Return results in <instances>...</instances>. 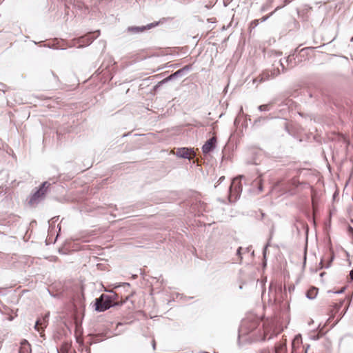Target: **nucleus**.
<instances>
[{
	"instance_id": "nucleus-6",
	"label": "nucleus",
	"mask_w": 353,
	"mask_h": 353,
	"mask_svg": "<svg viewBox=\"0 0 353 353\" xmlns=\"http://www.w3.org/2000/svg\"><path fill=\"white\" fill-rule=\"evenodd\" d=\"M192 69V65H186L182 68L176 70L175 72L171 74L168 77L165 78L161 83H164L172 81L178 77H182L186 74Z\"/></svg>"
},
{
	"instance_id": "nucleus-23",
	"label": "nucleus",
	"mask_w": 353,
	"mask_h": 353,
	"mask_svg": "<svg viewBox=\"0 0 353 353\" xmlns=\"http://www.w3.org/2000/svg\"><path fill=\"white\" fill-rule=\"evenodd\" d=\"M270 245L269 243H268L263 249V267H265L267 265V259H266V255H267V250L268 246Z\"/></svg>"
},
{
	"instance_id": "nucleus-49",
	"label": "nucleus",
	"mask_w": 353,
	"mask_h": 353,
	"mask_svg": "<svg viewBox=\"0 0 353 353\" xmlns=\"http://www.w3.org/2000/svg\"><path fill=\"white\" fill-rule=\"evenodd\" d=\"M279 8H280V7L276 8L275 11L277 10L278 9H279Z\"/></svg>"
},
{
	"instance_id": "nucleus-1",
	"label": "nucleus",
	"mask_w": 353,
	"mask_h": 353,
	"mask_svg": "<svg viewBox=\"0 0 353 353\" xmlns=\"http://www.w3.org/2000/svg\"><path fill=\"white\" fill-rule=\"evenodd\" d=\"M261 322L255 316H248L243 319L239 327V341L242 336L253 334L256 341H265L266 340L267 332L264 329L263 325L259 327Z\"/></svg>"
},
{
	"instance_id": "nucleus-32",
	"label": "nucleus",
	"mask_w": 353,
	"mask_h": 353,
	"mask_svg": "<svg viewBox=\"0 0 353 353\" xmlns=\"http://www.w3.org/2000/svg\"><path fill=\"white\" fill-rule=\"evenodd\" d=\"M306 255H307V248H305V252H304V258H303V264L305 265V263H306Z\"/></svg>"
},
{
	"instance_id": "nucleus-24",
	"label": "nucleus",
	"mask_w": 353,
	"mask_h": 353,
	"mask_svg": "<svg viewBox=\"0 0 353 353\" xmlns=\"http://www.w3.org/2000/svg\"><path fill=\"white\" fill-rule=\"evenodd\" d=\"M111 294H108L109 296H110L112 299H111V302H123V301H119L118 299H119V295L114 292H112V291H110V292Z\"/></svg>"
},
{
	"instance_id": "nucleus-4",
	"label": "nucleus",
	"mask_w": 353,
	"mask_h": 353,
	"mask_svg": "<svg viewBox=\"0 0 353 353\" xmlns=\"http://www.w3.org/2000/svg\"><path fill=\"white\" fill-rule=\"evenodd\" d=\"M242 192V183L239 178L233 179L229 187V201L236 202L240 197Z\"/></svg>"
},
{
	"instance_id": "nucleus-40",
	"label": "nucleus",
	"mask_w": 353,
	"mask_h": 353,
	"mask_svg": "<svg viewBox=\"0 0 353 353\" xmlns=\"http://www.w3.org/2000/svg\"><path fill=\"white\" fill-rule=\"evenodd\" d=\"M92 343H94V341H92V337H91V334H90V342H89L90 346L91 345V344Z\"/></svg>"
},
{
	"instance_id": "nucleus-28",
	"label": "nucleus",
	"mask_w": 353,
	"mask_h": 353,
	"mask_svg": "<svg viewBox=\"0 0 353 353\" xmlns=\"http://www.w3.org/2000/svg\"><path fill=\"white\" fill-rule=\"evenodd\" d=\"M257 184V188L259 192H261L263 190V184H262V180L259 179L256 182Z\"/></svg>"
},
{
	"instance_id": "nucleus-31",
	"label": "nucleus",
	"mask_w": 353,
	"mask_h": 353,
	"mask_svg": "<svg viewBox=\"0 0 353 353\" xmlns=\"http://www.w3.org/2000/svg\"><path fill=\"white\" fill-rule=\"evenodd\" d=\"M345 289H346V288L343 287L340 290L334 292V293H336V294H341V293H343L345 290Z\"/></svg>"
},
{
	"instance_id": "nucleus-25",
	"label": "nucleus",
	"mask_w": 353,
	"mask_h": 353,
	"mask_svg": "<svg viewBox=\"0 0 353 353\" xmlns=\"http://www.w3.org/2000/svg\"><path fill=\"white\" fill-rule=\"evenodd\" d=\"M274 107L271 104H263L258 106V110H268L269 109L274 108Z\"/></svg>"
},
{
	"instance_id": "nucleus-54",
	"label": "nucleus",
	"mask_w": 353,
	"mask_h": 353,
	"mask_svg": "<svg viewBox=\"0 0 353 353\" xmlns=\"http://www.w3.org/2000/svg\"><path fill=\"white\" fill-rule=\"evenodd\" d=\"M272 338V336H270L268 339H271Z\"/></svg>"
},
{
	"instance_id": "nucleus-36",
	"label": "nucleus",
	"mask_w": 353,
	"mask_h": 353,
	"mask_svg": "<svg viewBox=\"0 0 353 353\" xmlns=\"http://www.w3.org/2000/svg\"><path fill=\"white\" fill-rule=\"evenodd\" d=\"M293 0H284V6L289 4L291 3Z\"/></svg>"
},
{
	"instance_id": "nucleus-15",
	"label": "nucleus",
	"mask_w": 353,
	"mask_h": 353,
	"mask_svg": "<svg viewBox=\"0 0 353 353\" xmlns=\"http://www.w3.org/2000/svg\"><path fill=\"white\" fill-rule=\"evenodd\" d=\"M59 353H74L70 342H63L58 350Z\"/></svg>"
},
{
	"instance_id": "nucleus-9",
	"label": "nucleus",
	"mask_w": 353,
	"mask_h": 353,
	"mask_svg": "<svg viewBox=\"0 0 353 353\" xmlns=\"http://www.w3.org/2000/svg\"><path fill=\"white\" fill-rule=\"evenodd\" d=\"M248 121L252 123L250 117L245 114L244 112H239L234 121V124L236 126L240 124L243 126H247L248 125Z\"/></svg>"
},
{
	"instance_id": "nucleus-48",
	"label": "nucleus",
	"mask_w": 353,
	"mask_h": 353,
	"mask_svg": "<svg viewBox=\"0 0 353 353\" xmlns=\"http://www.w3.org/2000/svg\"><path fill=\"white\" fill-rule=\"evenodd\" d=\"M277 55H278V56H281V52H278V53H277Z\"/></svg>"
},
{
	"instance_id": "nucleus-47",
	"label": "nucleus",
	"mask_w": 353,
	"mask_h": 353,
	"mask_svg": "<svg viewBox=\"0 0 353 353\" xmlns=\"http://www.w3.org/2000/svg\"><path fill=\"white\" fill-rule=\"evenodd\" d=\"M305 50V48H303V49H301V50H300V52H303Z\"/></svg>"
},
{
	"instance_id": "nucleus-39",
	"label": "nucleus",
	"mask_w": 353,
	"mask_h": 353,
	"mask_svg": "<svg viewBox=\"0 0 353 353\" xmlns=\"http://www.w3.org/2000/svg\"><path fill=\"white\" fill-rule=\"evenodd\" d=\"M77 341L79 343H82V339L79 336H77Z\"/></svg>"
},
{
	"instance_id": "nucleus-13",
	"label": "nucleus",
	"mask_w": 353,
	"mask_h": 353,
	"mask_svg": "<svg viewBox=\"0 0 353 353\" xmlns=\"http://www.w3.org/2000/svg\"><path fill=\"white\" fill-rule=\"evenodd\" d=\"M50 185V184L47 181L43 183L40 188L34 193L32 199L36 201L44 196Z\"/></svg>"
},
{
	"instance_id": "nucleus-37",
	"label": "nucleus",
	"mask_w": 353,
	"mask_h": 353,
	"mask_svg": "<svg viewBox=\"0 0 353 353\" xmlns=\"http://www.w3.org/2000/svg\"><path fill=\"white\" fill-rule=\"evenodd\" d=\"M259 20H254L252 22V24H254L255 26L258 25Z\"/></svg>"
},
{
	"instance_id": "nucleus-26",
	"label": "nucleus",
	"mask_w": 353,
	"mask_h": 353,
	"mask_svg": "<svg viewBox=\"0 0 353 353\" xmlns=\"http://www.w3.org/2000/svg\"><path fill=\"white\" fill-rule=\"evenodd\" d=\"M281 121L282 122L281 124L284 125L285 131L289 134H291V132H290V130L289 125H288V123L284 119H281Z\"/></svg>"
},
{
	"instance_id": "nucleus-16",
	"label": "nucleus",
	"mask_w": 353,
	"mask_h": 353,
	"mask_svg": "<svg viewBox=\"0 0 353 353\" xmlns=\"http://www.w3.org/2000/svg\"><path fill=\"white\" fill-rule=\"evenodd\" d=\"M74 305L76 307H83L85 308V296L83 293L81 296H77L74 299Z\"/></svg>"
},
{
	"instance_id": "nucleus-45",
	"label": "nucleus",
	"mask_w": 353,
	"mask_h": 353,
	"mask_svg": "<svg viewBox=\"0 0 353 353\" xmlns=\"http://www.w3.org/2000/svg\"><path fill=\"white\" fill-rule=\"evenodd\" d=\"M325 274V272H321V273L320 274V276H323Z\"/></svg>"
},
{
	"instance_id": "nucleus-55",
	"label": "nucleus",
	"mask_w": 353,
	"mask_h": 353,
	"mask_svg": "<svg viewBox=\"0 0 353 353\" xmlns=\"http://www.w3.org/2000/svg\"><path fill=\"white\" fill-rule=\"evenodd\" d=\"M89 259H90V261L91 260V256H90V257H89Z\"/></svg>"
},
{
	"instance_id": "nucleus-2",
	"label": "nucleus",
	"mask_w": 353,
	"mask_h": 353,
	"mask_svg": "<svg viewBox=\"0 0 353 353\" xmlns=\"http://www.w3.org/2000/svg\"><path fill=\"white\" fill-rule=\"evenodd\" d=\"M111 297L106 294H102L101 296L95 299L93 304L94 310L98 312H105L110 307L122 305L128 299V296L125 298L123 302H111Z\"/></svg>"
},
{
	"instance_id": "nucleus-8",
	"label": "nucleus",
	"mask_w": 353,
	"mask_h": 353,
	"mask_svg": "<svg viewBox=\"0 0 353 353\" xmlns=\"http://www.w3.org/2000/svg\"><path fill=\"white\" fill-rule=\"evenodd\" d=\"M159 24L158 22L151 23L146 26H130L127 28V31L132 34H139L143 32L145 30H150Z\"/></svg>"
},
{
	"instance_id": "nucleus-12",
	"label": "nucleus",
	"mask_w": 353,
	"mask_h": 353,
	"mask_svg": "<svg viewBox=\"0 0 353 353\" xmlns=\"http://www.w3.org/2000/svg\"><path fill=\"white\" fill-rule=\"evenodd\" d=\"M49 313L46 314L41 319H39L37 321L34 328L37 330L42 336L43 329L47 326L48 323Z\"/></svg>"
},
{
	"instance_id": "nucleus-53",
	"label": "nucleus",
	"mask_w": 353,
	"mask_h": 353,
	"mask_svg": "<svg viewBox=\"0 0 353 353\" xmlns=\"http://www.w3.org/2000/svg\"><path fill=\"white\" fill-rule=\"evenodd\" d=\"M240 110L243 111V108L242 107H241Z\"/></svg>"
},
{
	"instance_id": "nucleus-50",
	"label": "nucleus",
	"mask_w": 353,
	"mask_h": 353,
	"mask_svg": "<svg viewBox=\"0 0 353 353\" xmlns=\"http://www.w3.org/2000/svg\"><path fill=\"white\" fill-rule=\"evenodd\" d=\"M350 41L353 42V37L351 38Z\"/></svg>"
},
{
	"instance_id": "nucleus-22",
	"label": "nucleus",
	"mask_w": 353,
	"mask_h": 353,
	"mask_svg": "<svg viewBox=\"0 0 353 353\" xmlns=\"http://www.w3.org/2000/svg\"><path fill=\"white\" fill-rule=\"evenodd\" d=\"M114 64H115V62L113 61L112 57H108V63H105V62H103L101 64V68L103 70L104 69H108L110 65H114Z\"/></svg>"
},
{
	"instance_id": "nucleus-52",
	"label": "nucleus",
	"mask_w": 353,
	"mask_h": 353,
	"mask_svg": "<svg viewBox=\"0 0 353 353\" xmlns=\"http://www.w3.org/2000/svg\"><path fill=\"white\" fill-rule=\"evenodd\" d=\"M99 286L103 287V285L101 283H99Z\"/></svg>"
},
{
	"instance_id": "nucleus-46",
	"label": "nucleus",
	"mask_w": 353,
	"mask_h": 353,
	"mask_svg": "<svg viewBox=\"0 0 353 353\" xmlns=\"http://www.w3.org/2000/svg\"><path fill=\"white\" fill-rule=\"evenodd\" d=\"M251 254H252V256H254V250H252V251L251 252Z\"/></svg>"
},
{
	"instance_id": "nucleus-3",
	"label": "nucleus",
	"mask_w": 353,
	"mask_h": 353,
	"mask_svg": "<svg viewBox=\"0 0 353 353\" xmlns=\"http://www.w3.org/2000/svg\"><path fill=\"white\" fill-rule=\"evenodd\" d=\"M307 185V183H301L296 178L281 182L280 185L281 190L283 191V193L290 196L296 194L298 192V188L300 186L306 187Z\"/></svg>"
},
{
	"instance_id": "nucleus-51",
	"label": "nucleus",
	"mask_w": 353,
	"mask_h": 353,
	"mask_svg": "<svg viewBox=\"0 0 353 353\" xmlns=\"http://www.w3.org/2000/svg\"><path fill=\"white\" fill-rule=\"evenodd\" d=\"M93 259H94V260L95 261V260H96V259H97V257H96V256H93Z\"/></svg>"
},
{
	"instance_id": "nucleus-7",
	"label": "nucleus",
	"mask_w": 353,
	"mask_h": 353,
	"mask_svg": "<svg viewBox=\"0 0 353 353\" xmlns=\"http://www.w3.org/2000/svg\"><path fill=\"white\" fill-rule=\"evenodd\" d=\"M177 157L190 160L196 156L194 149L190 148H179L175 153Z\"/></svg>"
},
{
	"instance_id": "nucleus-20",
	"label": "nucleus",
	"mask_w": 353,
	"mask_h": 353,
	"mask_svg": "<svg viewBox=\"0 0 353 353\" xmlns=\"http://www.w3.org/2000/svg\"><path fill=\"white\" fill-rule=\"evenodd\" d=\"M270 119L268 117H259L253 121V125L259 127L262 124L265 123Z\"/></svg>"
},
{
	"instance_id": "nucleus-30",
	"label": "nucleus",
	"mask_w": 353,
	"mask_h": 353,
	"mask_svg": "<svg viewBox=\"0 0 353 353\" xmlns=\"http://www.w3.org/2000/svg\"><path fill=\"white\" fill-rule=\"evenodd\" d=\"M279 64L282 67L283 72H285L286 71V69L285 68V66H284L283 62L281 61V60L279 61Z\"/></svg>"
},
{
	"instance_id": "nucleus-41",
	"label": "nucleus",
	"mask_w": 353,
	"mask_h": 353,
	"mask_svg": "<svg viewBox=\"0 0 353 353\" xmlns=\"http://www.w3.org/2000/svg\"><path fill=\"white\" fill-rule=\"evenodd\" d=\"M152 347H153V350H155V348H156V343H155L154 340L152 341Z\"/></svg>"
},
{
	"instance_id": "nucleus-44",
	"label": "nucleus",
	"mask_w": 353,
	"mask_h": 353,
	"mask_svg": "<svg viewBox=\"0 0 353 353\" xmlns=\"http://www.w3.org/2000/svg\"><path fill=\"white\" fill-rule=\"evenodd\" d=\"M260 353H269V352H268L267 351H265V350H262Z\"/></svg>"
},
{
	"instance_id": "nucleus-33",
	"label": "nucleus",
	"mask_w": 353,
	"mask_h": 353,
	"mask_svg": "<svg viewBox=\"0 0 353 353\" xmlns=\"http://www.w3.org/2000/svg\"><path fill=\"white\" fill-rule=\"evenodd\" d=\"M224 180H225V176H221L218 180V183L221 184Z\"/></svg>"
},
{
	"instance_id": "nucleus-18",
	"label": "nucleus",
	"mask_w": 353,
	"mask_h": 353,
	"mask_svg": "<svg viewBox=\"0 0 353 353\" xmlns=\"http://www.w3.org/2000/svg\"><path fill=\"white\" fill-rule=\"evenodd\" d=\"M318 294V288L315 287L310 288L306 292V297L308 299L312 300L316 298Z\"/></svg>"
},
{
	"instance_id": "nucleus-35",
	"label": "nucleus",
	"mask_w": 353,
	"mask_h": 353,
	"mask_svg": "<svg viewBox=\"0 0 353 353\" xmlns=\"http://www.w3.org/2000/svg\"><path fill=\"white\" fill-rule=\"evenodd\" d=\"M119 286H123L124 288H129L130 287V283H123L121 285H119Z\"/></svg>"
},
{
	"instance_id": "nucleus-11",
	"label": "nucleus",
	"mask_w": 353,
	"mask_h": 353,
	"mask_svg": "<svg viewBox=\"0 0 353 353\" xmlns=\"http://www.w3.org/2000/svg\"><path fill=\"white\" fill-rule=\"evenodd\" d=\"M216 145V139L211 137L208 139L202 146V152L203 154H208L214 150Z\"/></svg>"
},
{
	"instance_id": "nucleus-14",
	"label": "nucleus",
	"mask_w": 353,
	"mask_h": 353,
	"mask_svg": "<svg viewBox=\"0 0 353 353\" xmlns=\"http://www.w3.org/2000/svg\"><path fill=\"white\" fill-rule=\"evenodd\" d=\"M280 74L279 68H274L271 71L264 72L261 75V81L268 79L270 78H274Z\"/></svg>"
},
{
	"instance_id": "nucleus-43",
	"label": "nucleus",
	"mask_w": 353,
	"mask_h": 353,
	"mask_svg": "<svg viewBox=\"0 0 353 353\" xmlns=\"http://www.w3.org/2000/svg\"><path fill=\"white\" fill-rule=\"evenodd\" d=\"M123 324L122 323H119L117 324V327H119V326H123Z\"/></svg>"
},
{
	"instance_id": "nucleus-29",
	"label": "nucleus",
	"mask_w": 353,
	"mask_h": 353,
	"mask_svg": "<svg viewBox=\"0 0 353 353\" xmlns=\"http://www.w3.org/2000/svg\"><path fill=\"white\" fill-rule=\"evenodd\" d=\"M273 14V12H271L269 15H265V16H263V17H261L259 21L261 22H265L269 17L270 16H271L272 14Z\"/></svg>"
},
{
	"instance_id": "nucleus-5",
	"label": "nucleus",
	"mask_w": 353,
	"mask_h": 353,
	"mask_svg": "<svg viewBox=\"0 0 353 353\" xmlns=\"http://www.w3.org/2000/svg\"><path fill=\"white\" fill-rule=\"evenodd\" d=\"M351 298L348 296L346 299H341L339 303H335L334 310L335 313H339V321L346 313L350 305Z\"/></svg>"
},
{
	"instance_id": "nucleus-27",
	"label": "nucleus",
	"mask_w": 353,
	"mask_h": 353,
	"mask_svg": "<svg viewBox=\"0 0 353 353\" xmlns=\"http://www.w3.org/2000/svg\"><path fill=\"white\" fill-rule=\"evenodd\" d=\"M243 248L242 247H239L237 250H236V255L239 256V260H240V263L241 262L242 259H243V257H242V250H243Z\"/></svg>"
},
{
	"instance_id": "nucleus-17",
	"label": "nucleus",
	"mask_w": 353,
	"mask_h": 353,
	"mask_svg": "<svg viewBox=\"0 0 353 353\" xmlns=\"http://www.w3.org/2000/svg\"><path fill=\"white\" fill-rule=\"evenodd\" d=\"M19 353H31L30 345L26 340L21 343Z\"/></svg>"
},
{
	"instance_id": "nucleus-56",
	"label": "nucleus",
	"mask_w": 353,
	"mask_h": 353,
	"mask_svg": "<svg viewBox=\"0 0 353 353\" xmlns=\"http://www.w3.org/2000/svg\"><path fill=\"white\" fill-rule=\"evenodd\" d=\"M214 353H216V352H214Z\"/></svg>"
},
{
	"instance_id": "nucleus-34",
	"label": "nucleus",
	"mask_w": 353,
	"mask_h": 353,
	"mask_svg": "<svg viewBox=\"0 0 353 353\" xmlns=\"http://www.w3.org/2000/svg\"><path fill=\"white\" fill-rule=\"evenodd\" d=\"M251 250H252V247L250 246V247H248V248L243 249V250H244V253H245V252H251Z\"/></svg>"
},
{
	"instance_id": "nucleus-21",
	"label": "nucleus",
	"mask_w": 353,
	"mask_h": 353,
	"mask_svg": "<svg viewBox=\"0 0 353 353\" xmlns=\"http://www.w3.org/2000/svg\"><path fill=\"white\" fill-rule=\"evenodd\" d=\"M297 50H298V49H296V50H295V51H294V52L292 54H290V55L288 57L287 59H286V62L288 63V65H290V67L291 68H294V67L296 65V62H294V63H293V61H293V59H294V58H293V57H294V53H295V52H297Z\"/></svg>"
},
{
	"instance_id": "nucleus-19",
	"label": "nucleus",
	"mask_w": 353,
	"mask_h": 353,
	"mask_svg": "<svg viewBox=\"0 0 353 353\" xmlns=\"http://www.w3.org/2000/svg\"><path fill=\"white\" fill-rule=\"evenodd\" d=\"M328 261L327 262V263L325 265L323 263V259H321L320 263H319V265H320V268L321 269H323V268H328L330 267L331 265V263H332L333 260H334V254L333 253H330L329 254V256H328Z\"/></svg>"
},
{
	"instance_id": "nucleus-42",
	"label": "nucleus",
	"mask_w": 353,
	"mask_h": 353,
	"mask_svg": "<svg viewBox=\"0 0 353 353\" xmlns=\"http://www.w3.org/2000/svg\"><path fill=\"white\" fill-rule=\"evenodd\" d=\"M298 114L301 116V117H303L304 116V114H303V112H297Z\"/></svg>"
},
{
	"instance_id": "nucleus-38",
	"label": "nucleus",
	"mask_w": 353,
	"mask_h": 353,
	"mask_svg": "<svg viewBox=\"0 0 353 353\" xmlns=\"http://www.w3.org/2000/svg\"><path fill=\"white\" fill-rule=\"evenodd\" d=\"M350 276L351 280L353 281V269L352 270H350Z\"/></svg>"
},
{
	"instance_id": "nucleus-10",
	"label": "nucleus",
	"mask_w": 353,
	"mask_h": 353,
	"mask_svg": "<svg viewBox=\"0 0 353 353\" xmlns=\"http://www.w3.org/2000/svg\"><path fill=\"white\" fill-rule=\"evenodd\" d=\"M279 110H294L299 108V105L291 99H285L281 104H279Z\"/></svg>"
}]
</instances>
